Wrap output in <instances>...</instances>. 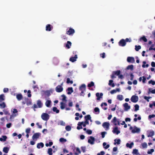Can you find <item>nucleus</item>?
I'll return each mask as SVG.
<instances>
[{"label":"nucleus","instance_id":"0e129e2a","mask_svg":"<svg viewBox=\"0 0 155 155\" xmlns=\"http://www.w3.org/2000/svg\"><path fill=\"white\" fill-rule=\"evenodd\" d=\"M107 133L106 132H103L101 133L102 137L104 138L105 137V134Z\"/></svg>","mask_w":155,"mask_h":155},{"label":"nucleus","instance_id":"72a5a7b5","mask_svg":"<svg viewBox=\"0 0 155 155\" xmlns=\"http://www.w3.org/2000/svg\"><path fill=\"white\" fill-rule=\"evenodd\" d=\"M60 104L61 108L62 110L64 109L65 107V104L63 102H61L60 103Z\"/></svg>","mask_w":155,"mask_h":155},{"label":"nucleus","instance_id":"f3484780","mask_svg":"<svg viewBox=\"0 0 155 155\" xmlns=\"http://www.w3.org/2000/svg\"><path fill=\"white\" fill-rule=\"evenodd\" d=\"M96 95L97 97V100H99L101 97L103 96V94L101 93L100 94L99 93H96Z\"/></svg>","mask_w":155,"mask_h":155},{"label":"nucleus","instance_id":"dca6fc26","mask_svg":"<svg viewBox=\"0 0 155 155\" xmlns=\"http://www.w3.org/2000/svg\"><path fill=\"white\" fill-rule=\"evenodd\" d=\"M109 123L107 122H105L103 124L102 126L104 128H108L109 126Z\"/></svg>","mask_w":155,"mask_h":155},{"label":"nucleus","instance_id":"de8ad7c7","mask_svg":"<svg viewBox=\"0 0 155 155\" xmlns=\"http://www.w3.org/2000/svg\"><path fill=\"white\" fill-rule=\"evenodd\" d=\"M127 69H130L132 70L133 69V65H131L128 66L127 68Z\"/></svg>","mask_w":155,"mask_h":155},{"label":"nucleus","instance_id":"aec40b11","mask_svg":"<svg viewBox=\"0 0 155 155\" xmlns=\"http://www.w3.org/2000/svg\"><path fill=\"white\" fill-rule=\"evenodd\" d=\"M67 90L68 91L67 92L68 94H70L72 93L73 92V90L72 87H68L67 88Z\"/></svg>","mask_w":155,"mask_h":155},{"label":"nucleus","instance_id":"052dcab7","mask_svg":"<svg viewBox=\"0 0 155 155\" xmlns=\"http://www.w3.org/2000/svg\"><path fill=\"white\" fill-rule=\"evenodd\" d=\"M53 62L54 64H57L58 63V60L56 58H54L53 59Z\"/></svg>","mask_w":155,"mask_h":155},{"label":"nucleus","instance_id":"338daca9","mask_svg":"<svg viewBox=\"0 0 155 155\" xmlns=\"http://www.w3.org/2000/svg\"><path fill=\"white\" fill-rule=\"evenodd\" d=\"M148 83L149 84H151L153 85H154L155 84V81L151 80L148 82Z\"/></svg>","mask_w":155,"mask_h":155},{"label":"nucleus","instance_id":"7ed1b4c3","mask_svg":"<svg viewBox=\"0 0 155 155\" xmlns=\"http://www.w3.org/2000/svg\"><path fill=\"white\" fill-rule=\"evenodd\" d=\"M43 106V103L40 100H38L37 101V104H34L33 105V107L34 108H40L42 107Z\"/></svg>","mask_w":155,"mask_h":155},{"label":"nucleus","instance_id":"39448f33","mask_svg":"<svg viewBox=\"0 0 155 155\" xmlns=\"http://www.w3.org/2000/svg\"><path fill=\"white\" fill-rule=\"evenodd\" d=\"M62 85L63 83H62L61 85H58L56 87L55 91L57 92L60 93L63 91V88L62 86Z\"/></svg>","mask_w":155,"mask_h":155},{"label":"nucleus","instance_id":"864d4df0","mask_svg":"<svg viewBox=\"0 0 155 155\" xmlns=\"http://www.w3.org/2000/svg\"><path fill=\"white\" fill-rule=\"evenodd\" d=\"M117 97L118 99L120 101H122L123 99V96L121 95H118Z\"/></svg>","mask_w":155,"mask_h":155},{"label":"nucleus","instance_id":"f704fd0d","mask_svg":"<svg viewBox=\"0 0 155 155\" xmlns=\"http://www.w3.org/2000/svg\"><path fill=\"white\" fill-rule=\"evenodd\" d=\"M45 95L46 96V97H49L50 95V92L49 91H46L45 92Z\"/></svg>","mask_w":155,"mask_h":155},{"label":"nucleus","instance_id":"2f4dec72","mask_svg":"<svg viewBox=\"0 0 155 155\" xmlns=\"http://www.w3.org/2000/svg\"><path fill=\"white\" fill-rule=\"evenodd\" d=\"M103 145L104 147V148L105 149H108L110 147L109 145L107 144V143L105 142H104L103 143Z\"/></svg>","mask_w":155,"mask_h":155},{"label":"nucleus","instance_id":"e433bc0d","mask_svg":"<svg viewBox=\"0 0 155 155\" xmlns=\"http://www.w3.org/2000/svg\"><path fill=\"white\" fill-rule=\"evenodd\" d=\"M2 137L3 138H0V141H5L6 140V139L7 138V137L6 136L4 135Z\"/></svg>","mask_w":155,"mask_h":155},{"label":"nucleus","instance_id":"bf43d9fd","mask_svg":"<svg viewBox=\"0 0 155 155\" xmlns=\"http://www.w3.org/2000/svg\"><path fill=\"white\" fill-rule=\"evenodd\" d=\"M31 128H28L26 129L25 132L27 134H29L31 131Z\"/></svg>","mask_w":155,"mask_h":155},{"label":"nucleus","instance_id":"20e7f679","mask_svg":"<svg viewBox=\"0 0 155 155\" xmlns=\"http://www.w3.org/2000/svg\"><path fill=\"white\" fill-rule=\"evenodd\" d=\"M49 115L46 113H43L41 115V118L45 121H47L49 119Z\"/></svg>","mask_w":155,"mask_h":155},{"label":"nucleus","instance_id":"9b49d317","mask_svg":"<svg viewBox=\"0 0 155 155\" xmlns=\"http://www.w3.org/2000/svg\"><path fill=\"white\" fill-rule=\"evenodd\" d=\"M123 106L124 107V109L125 111H127L130 108V106L128 105L127 103H126L123 104Z\"/></svg>","mask_w":155,"mask_h":155},{"label":"nucleus","instance_id":"cd10ccee","mask_svg":"<svg viewBox=\"0 0 155 155\" xmlns=\"http://www.w3.org/2000/svg\"><path fill=\"white\" fill-rule=\"evenodd\" d=\"M141 146L142 148H146L147 147V144L146 142L142 143L141 144Z\"/></svg>","mask_w":155,"mask_h":155},{"label":"nucleus","instance_id":"a878e982","mask_svg":"<svg viewBox=\"0 0 155 155\" xmlns=\"http://www.w3.org/2000/svg\"><path fill=\"white\" fill-rule=\"evenodd\" d=\"M134 143L133 142H131L130 143H127L126 144V146L127 147H129L130 148H131L132 146L134 145Z\"/></svg>","mask_w":155,"mask_h":155},{"label":"nucleus","instance_id":"13d9d810","mask_svg":"<svg viewBox=\"0 0 155 155\" xmlns=\"http://www.w3.org/2000/svg\"><path fill=\"white\" fill-rule=\"evenodd\" d=\"M3 111L4 113V114L5 115H10V113L9 112L5 110H3Z\"/></svg>","mask_w":155,"mask_h":155},{"label":"nucleus","instance_id":"8fccbe9b","mask_svg":"<svg viewBox=\"0 0 155 155\" xmlns=\"http://www.w3.org/2000/svg\"><path fill=\"white\" fill-rule=\"evenodd\" d=\"M154 151V150L153 149H150L147 151V153L148 154H151Z\"/></svg>","mask_w":155,"mask_h":155},{"label":"nucleus","instance_id":"680f3d73","mask_svg":"<svg viewBox=\"0 0 155 155\" xmlns=\"http://www.w3.org/2000/svg\"><path fill=\"white\" fill-rule=\"evenodd\" d=\"M117 124L118 125L121 124L122 125H124L125 124V122L124 121H123L121 123H120V121H117Z\"/></svg>","mask_w":155,"mask_h":155},{"label":"nucleus","instance_id":"6ab92c4d","mask_svg":"<svg viewBox=\"0 0 155 155\" xmlns=\"http://www.w3.org/2000/svg\"><path fill=\"white\" fill-rule=\"evenodd\" d=\"M72 43L70 41H68L65 45V47L68 49H69L71 48Z\"/></svg>","mask_w":155,"mask_h":155},{"label":"nucleus","instance_id":"774afa93","mask_svg":"<svg viewBox=\"0 0 155 155\" xmlns=\"http://www.w3.org/2000/svg\"><path fill=\"white\" fill-rule=\"evenodd\" d=\"M105 152L104 151H101L100 153H98L97 155H104Z\"/></svg>","mask_w":155,"mask_h":155},{"label":"nucleus","instance_id":"ea45409f","mask_svg":"<svg viewBox=\"0 0 155 155\" xmlns=\"http://www.w3.org/2000/svg\"><path fill=\"white\" fill-rule=\"evenodd\" d=\"M52 110L54 112H56V113H58L59 112V110L56 107H54L53 108Z\"/></svg>","mask_w":155,"mask_h":155},{"label":"nucleus","instance_id":"c03bdc74","mask_svg":"<svg viewBox=\"0 0 155 155\" xmlns=\"http://www.w3.org/2000/svg\"><path fill=\"white\" fill-rule=\"evenodd\" d=\"M66 83L68 84H69V83L72 84L73 83V81H72L70 80L69 78H68L67 79Z\"/></svg>","mask_w":155,"mask_h":155},{"label":"nucleus","instance_id":"c756f323","mask_svg":"<svg viewBox=\"0 0 155 155\" xmlns=\"http://www.w3.org/2000/svg\"><path fill=\"white\" fill-rule=\"evenodd\" d=\"M86 124L84 123V122H79L78 124V126H82V125H83V126L84 127H85L86 126Z\"/></svg>","mask_w":155,"mask_h":155},{"label":"nucleus","instance_id":"f03ea898","mask_svg":"<svg viewBox=\"0 0 155 155\" xmlns=\"http://www.w3.org/2000/svg\"><path fill=\"white\" fill-rule=\"evenodd\" d=\"M75 30L72 28H70L66 29V33L67 34L72 36L75 33Z\"/></svg>","mask_w":155,"mask_h":155},{"label":"nucleus","instance_id":"473e14b6","mask_svg":"<svg viewBox=\"0 0 155 155\" xmlns=\"http://www.w3.org/2000/svg\"><path fill=\"white\" fill-rule=\"evenodd\" d=\"M111 122L114 125H116V117H114Z\"/></svg>","mask_w":155,"mask_h":155},{"label":"nucleus","instance_id":"2eb2a0df","mask_svg":"<svg viewBox=\"0 0 155 155\" xmlns=\"http://www.w3.org/2000/svg\"><path fill=\"white\" fill-rule=\"evenodd\" d=\"M120 74V70L117 71V76H118V78L121 79H123L124 78V76Z\"/></svg>","mask_w":155,"mask_h":155},{"label":"nucleus","instance_id":"4d7b16f0","mask_svg":"<svg viewBox=\"0 0 155 155\" xmlns=\"http://www.w3.org/2000/svg\"><path fill=\"white\" fill-rule=\"evenodd\" d=\"M134 107L135 111H137L139 110V106L138 104H136Z\"/></svg>","mask_w":155,"mask_h":155},{"label":"nucleus","instance_id":"0eeeda50","mask_svg":"<svg viewBox=\"0 0 155 155\" xmlns=\"http://www.w3.org/2000/svg\"><path fill=\"white\" fill-rule=\"evenodd\" d=\"M130 100L132 102L134 103H136L138 100V97L137 96L133 95L131 97Z\"/></svg>","mask_w":155,"mask_h":155},{"label":"nucleus","instance_id":"393cba45","mask_svg":"<svg viewBox=\"0 0 155 155\" xmlns=\"http://www.w3.org/2000/svg\"><path fill=\"white\" fill-rule=\"evenodd\" d=\"M44 144L43 143L41 142L38 143L37 145V148L38 149H40V148H42L44 147Z\"/></svg>","mask_w":155,"mask_h":155},{"label":"nucleus","instance_id":"bb28decb","mask_svg":"<svg viewBox=\"0 0 155 155\" xmlns=\"http://www.w3.org/2000/svg\"><path fill=\"white\" fill-rule=\"evenodd\" d=\"M113 81L112 80H110L109 81L108 83V85L112 87H114L115 86L114 84L113 83Z\"/></svg>","mask_w":155,"mask_h":155},{"label":"nucleus","instance_id":"423d86ee","mask_svg":"<svg viewBox=\"0 0 155 155\" xmlns=\"http://www.w3.org/2000/svg\"><path fill=\"white\" fill-rule=\"evenodd\" d=\"M126 44L125 40L124 39H121L118 42V45L121 47L125 46Z\"/></svg>","mask_w":155,"mask_h":155},{"label":"nucleus","instance_id":"79ce46f5","mask_svg":"<svg viewBox=\"0 0 155 155\" xmlns=\"http://www.w3.org/2000/svg\"><path fill=\"white\" fill-rule=\"evenodd\" d=\"M143 64L142 65V67L143 68H144L145 67L147 68L149 66V64H146V65H145V64H146V62L145 61H143Z\"/></svg>","mask_w":155,"mask_h":155},{"label":"nucleus","instance_id":"412c9836","mask_svg":"<svg viewBox=\"0 0 155 155\" xmlns=\"http://www.w3.org/2000/svg\"><path fill=\"white\" fill-rule=\"evenodd\" d=\"M132 153L134 155H140V154L138 152V150L137 149H134L133 150Z\"/></svg>","mask_w":155,"mask_h":155},{"label":"nucleus","instance_id":"6e6552de","mask_svg":"<svg viewBox=\"0 0 155 155\" xmlns=\"http://www.w3.org/2000/svg\"><path fill=\"white\" fill-rule=\"evenodd\" d=\"M41 133H36L34 134L32 137V139L33 140H35V139H37L41 135Z\"/></svg>","mask_w":155,"mask_h":155},{"label":"nucleus","instance_id":"5701e85b","mask_svg":"<svg viewBox=\"0 0 155 155\" xmlns=\"http://www.w3.org/2000/svg\"><path fill=\"white\" fill-rule=\"evenodd\" d=\"M143 41L144 42H146L147 41V39L144 36L141 37L139 39V41Z\"/></svg>","mask_w":155,"mask_h":155},{"label":"nucleus","instance_id":"f8f14e48","mask_svg":"<svg viewBox=\"0 0 155 155\" xmlns=\"http://www.w3.org/2000/svg\"><path fill=\"white\" fill-rule=\"evenodd\" d=\"M53 28V27L50 24H48L46 26V31H51Z\"/></svg>","mask_w":155,"mask_h":155},{"label":"nucleus","instance_id":"a211bd4d","mask_svg":"<svg viewBox=\"0 0 155 155\" xmlns=\"http://www.w3.org/2000/svg\"><path fill=\"white\" fill-rule=\"evenodd\" d=\"M16 98L18 101H20L23 99V96L21 94H19L16 95Z\"/></svg>","mask_w":155,"mask_h":155},{"label":"nucleus","instance_id":"1a4fd4ad","mask_svg":"<svg viewBox=\"0 0 155 155\" xmlns=\"http://www.w3.org/2000/svg\"><path fill=\"white\" fill-rule=\"evenodd\" d=\"M147 137H150L154 135V133L153 131L152 130H148L147 131Z\"/></svg>","mask_w":155,"mask_h":155},{"label":"nucleus","instance_id":"a19ab883","mask_svg":"<svg viewBox=\"0 0 155 155\" xmlns=\"http://www.w3.org/2000/svg\"><path fill=\"white\" fill-rule=\"evenodd\" d=\"M0 106L1 108H4L6 107V105L5 102H3L0 104Z\"/></svg>","mask_w":155,"mask_h":155},{"label":"nucleus","instance_id":"b1692460","mask_svg":"<svg viewBox=\"0 0 155 155\" xmlns=\"http://www.w3.org/2000/svg\"><path fill=\"white\" fill-rule=\"evenodd\" d=\"M80 90H86V85L85 84H82L79 87Z\"/></svg>","mask_w":155,"mask_h":155},{"label":"nucleus","instance_id":"a18cd8bd","mask_svg":"<svg viewBox=\"0 0 155 155\" xmlns=\"http://www.w3.org/2000/svg\"><path fill=\"white\" fill-rule=\"evenodd\" d=\"M65 129L67 131H70L71 130V127L69 125H68L65 127Z\"/></svg>","mask_w":155,"mask_h":155},{"label":"nucleus","instance_id":"7c9ffc66","mask_svg":"<svg viewBox=\"0 0 155 155\" xmlns=\"http://www.w3.org/2000/svg\"><path fill=\"white\" fill-rule=\"evenodd\" d=\"M5 96L4 94L0 95V102H2L5 100Z\"/></svg>","mask_w":155,"mask_h":155},{"label":"nucleus","instance_id":"5fc2aeb1","mask_svg":"<svg viewBox=\"0 0 155 155\" xmlns=\"http://www.w3.org/2000/svg\"><path fill=\"white\" fill-rule=\"evenodd\" d=\"M61 97H62V100L63 101H65L66 102L67 101V100H66V96L64 95H61Z\"/></svg>","mask_w":155,"mask_h":155},{"label":"nucleus","instance_id":"6e6d98bb","mask_svg":"<svg viewBox=\"0 0 155 155\" xmlns=\"http://www.w3.org/2000/svg\"><path fill=\"white\" fill-rule=\"evenodd\" d=\"M33 88L35 91H37V90L39 89V87L37 85L34 86Z\"/></svg>","mask_w":155,"mask_h":155},{"label":"nucleus","instance_id":"4be33fe9","mask_svg":"<svg viewBox=\"0 0 155 155\" xmlns=\"http://www.w3.org/2000/svg\"><path fill=\"white\" fill-rule=\"evenodd\" d=\"M51 101L50 100H47L45 103V105L47 107H51Z\"/></svg>","mask_w":155,"mask_h":155},{"label":"nucleus","instance_id":"c9c22d12","mask_svg":"<svg viewBox=\"0 0 155 155\" xmlns=\"http://www.w3.org/2000/svg\"><path fill=\"white\" fill-rule=\"evenodd\" d=\"M9 150V148L8 147H4L3 149V151L5 153H7Z\"/></svg>","mask_w":155,"mask_h":155},{"label":"nucleus","instance_id":"ddd939ff","mask_svg":"<svg viewBox=\"0 0 155 155\" xmlns=\"http://www.w3.org/2000/svg\"><path fill=\"white\" fill-rule=\"evenodd\" d=\"M90 139H89L88 140V143L91 144H94V141H95L94 138L92 136H90Z\"/></svg>","mask_w":155,"mask_h":155},{"label":"nucleus","instance_id":"09e8293b","mask_svg":"<svg viewBox=\"0 0 155 155\" xmlns=\"http://www.w3.org/2000/svg\"><path fill=\"white\" fill-rule=\"evenodd\" d=\"M141 48V46L140 45H136L135 46V49L137 51H138Z\"/></svg>","mask_w":155,"mask_h":155},{"label":"nucleus","instance_id":"c85d7f7f","mask_svg":"<svg viewBox=\"0 0 155 155\" xmlns=\"http://www.w3.org/2000/svg\"><path fill=\"white\" fill-rule=\"evenodd\" d=\"M81 153V151L78 147L76 148V152L75 153V155H78Z\"/></svg>","mask_w":155,"mask_h":155},{"label":"nucleus","instance_id":"37998d69","mask_svg":"<svg viewBox=\"0 0 155 155\" xmlns=\"http://www.w3.org/2000/svg\"><path fill=\"white\" fill-rule=\"evenodd\" d=\"M94 82L93 81H91L90 83L88 84L87 86L89 87H91L94 86Z\"/></svg>","mask_w":155,"mask_h":155},{"label":"nucleus","instance_id":"4c0bfd02","mask_svg":"<svg viewBox=\"0 0 155 155\" xmlns=\"http://www.w3.org/2000/svg\"><path fill=\"white\" fill-rule=\"evenodd\" d=\"M91 117L90 115H87L84 117V119L85 120H91Z\"/></svg>","mask_w":155,"mask_h":155},{"label":"nucleus","instance_id":"49530a36","mask_svg":"<svg viewBox=\"0 0 155 155\" xmlns=\"http://www.w3.org/2000/svg\"><path fill=\"white\" fill-rule=\"evenodd\" d=\"M116 75V71H114L113 72L112 74L111 75V78L113 79L114 78H115V77L114 75Z\"/></svg>","mask_w":155,"mask_h":155},{"label":"nucleus","instance_id":"603ef678","mask_svg":"<svg viewBox=\"0 0 155 155\" xmlns=\"http://www.w3.org/2000/svg\"><path fill=\"white\" fill-rule=\"evenodd\" d=\"M94 111L96 112H98V114L100 113L99 109L97 107H96L94 108Z\"/></svg>","mask_w":155,"mask_h":155},{"label":"nucleus","instance_id":"69168bd1","mask_svg":"<svg viewBox=\"0 0 155 155\" xmlns=\"http://www.w3.org/2000/svg\"><path fill=\"white\" fill-rule=\"evenodd\" d=\"M151 98V97H146V96H144V98L145 100H146L148 102H149V99H150Z\"/></svg>","mask_w":155,"mask_h":155},{"label":"nucleus","instance_id":"3c124183","mask_svg":"<svg viewBox=\"0 0 155 155\" xmlns=\"http://www.w3.org/2000/svg\"><path fill=\"white\" fill-rule=\"evenodd\" d=\"M59 141L61 142H66L67 140L63 138H61L60 139Z\"/></svg>","mask_w":155,"mask_h":155},{"label":"nucleus","instance_id":"4468645a","mask_svg":"<svg viewBox=\"0 0 155 155\" xmlns=\"http://www.w3.org/2000/svg\"><path fill=\"white\" fill-rule=\"evenodd\" d=\"M77 58V55L76 54H75L74 57H71L70 58L69 61L72 62H74L76 61V59Z\"/></svg>","mask_w":155,"mask_h":155},{"label":"nucleus","instance_id":"9d476101","mask_svg":"<svg viewBox=\"0 0 155 155\" xmlns=\"http://www.w3.org/2000/svg\"><path fill=\"white\" fill-rule=\"evenodd\" d=\"M128 62L133 63L135 62V59L133 57H128L127 59Z\"/></svg>","mask_w":155,"mask_h":155},{"label":"nucleus","instance_id":"58836bf2","mask_svg":"<svg viewBox=\"0 0 155 155\" xmlns=\"http://www.w3.org/2000/svg\"><path fill=\"white\" fill-rule=\"evenodd\" d=\"M53 150L52 148H49L48 149V153L49 154V155H52V152Z\"/></svg>","mask_w":155,"mask_h":155},{"label":"nucleus","instance_id":"f257e3e1","mask_svg":"<svg viewBox=\"0 0 155 155\" xmlns=\"http://www.w3.org/2000/svg\"><path fill=\"white\" fill-rule=\"evenodd\" d=\"M130 129L131 130L132 132L133 133H139L140 130V128H138L135 126L133 127H130Z\"/></svg>","mask_w":155,"mask_h":155},{"label":"nucleus","instance_id":"e2e57ef3","mask_svg":"<svg viewBox=\"0 0 155 155\" xmlns=\"http://www.w3.org/2000/svg\"><path fill=\"white\" fill-rule=\"evenodd\" d=\"M86 133L90 135L92 134V131L90 130H87L86 131Z\"/></svg>","mask_w":155,"mask_h":155}]
</instances>
